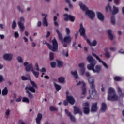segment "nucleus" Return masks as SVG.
<instances>
[{
  "instance_id": "14",
  "label": "nucleus",
  "mask_w": 124,
  "mask_h": 124,
  "mask_svg": "<svg viewBox=\"0 0 124 124\" xmlns=\"http://www.w3.org/2000/svg\"><path fill=\"white\" fill-rule=\"evenodd\" d=\"M65 112L66 115H67V116L69 117L70 120L71 121V122H75V118L72 115H71V113L69 112V111H68V109H65Z\"/></svg>"
},
{
  "instance_id": "49",
  "label": "nucleus",
  "mask_w": 124,
  "mask_h": 124,
  "mask_svg": "<svg viewBox=\"0 0 124 124\" xmlns=\"http://www.w3.org/2000/svg\"><path fill=\"white\" fill-rule=\"evenodd\" d=\"M111 6H110V4H108L107 6L106 7V11H108V10L111 11Z\"/></svg>"
},
{
  "instance_id": "42",
  "label": "nucleus",
  "mask_w": 124,
  "mask_h": 124,
  "mask_svg": "<svg viewBox=\"0 0 124 124\" xmlns=\"http://www.w3.org/2000/svg\"><path fill=\"white\" fill-rule=\"evenodd\" d=\"M69 19L70 21H71V22H74V21L75 20V17L74 16L69 15Z\"/></svg>"
},
{
  "instance_id": "43",
  "label": "nucleus",
  "mask_w": 124,
  "mask_h": 124,
  "mask_svg": "<svg viewBox=\"0 0 124 124\" xmlns=\"http://www.w3.org/2000/svg\"><path fill=\"white\" fill-rule=\"evenodd\" d=\"M113 0H108L109 2H111ZM121 2V0H114V3L115 4H119Z\"/></svg>"
},
{
  "instance_id": "56",
  "label": "nucleus",
  "mask_w": 124,
  "mask_h": 124,
  "mask_svg": "<svg viewBox=\"0 0 124 124\" xmlns=\"http://www.w3.org/2000/svg\"><path fill=\"white\" fill-rule=\"evenodd\" d=\"M40 72H46V69L44 67L42 68L41 70H40Z\"/></svg>"
},
{
  "instance_id": "26",
  "label": "nucleus",
  "mask_w": 124,
  "mask_h": 124,
  "mask_svg": "<svg viewBox=\"0 0 124 124\" xmlns=\"http://www.w3.org/2000/svg\"><path fill=\"white\" fill-rule=\"evenodd\" d=\"M100 70H101V67L100 65H98L95 66V69H94L93 72H94V73H95V72L96 73H99Z\"/></svg>"
},
{
  "instance_id": "55",
  "label": "nucleus",
  "mask_w": 124,
  "mask_h": 124,
  "mask_svg": "<svg viewBox=\"0 0 124 124\" xmlns=\"http://www.w3.org/2000/svg\"><path fill=\"white\" fill-rule=\"evenodd\" d=\"M58 67H62V66H63V62H58Z\"/></svg>"
},
{
  "instance_id": "8",
  "label": "nucleus",
  "mask_w": 124,
  "mask_h": 124,
  "mask_svg": "<svg viewBox=\"0 0 124 124\" xmlns=\"http://www.w3.org/2000/svg\"><path fill=\"white\" fill-rule=\"evenodd\" d=\"M80 85H82L83 86L82 87V94L85 95L87 92V89H86V83L83 81H79V82L77 84V86H80Z\"/></svg>"
},
{
  "instance_id": "30",
  "label": "nucleus",
  "mask_w": 124,
  "mask_h": 124,
  "mask_svg": "<svg viewBox=\"0 0 124 124\" xmlns=\"http://www.w3.org/2000/svg\"><path fill=\"white\" fill-rule=\"evenodd\" d=\"M71 74L74 77L75 79H78V72L77 71H71Z\"/></svg>"
},
{
  "instance_id": "38",
  "label": "nucleus",
  "mask_w": 124,
  "mask_h": 124,
  "mask_svg": "<svg viewBox=\"0 0 124 124\" xmlns=\"http://www.w3.org/2000/svg\"><path fill=\"white\" fill-rule=\"evenodd\" d=\"M65 79L63 77H61L58 78V82L59 83H64Z\"/></svg>"
},
{
  "instance_id": "32",
  "label": "nucleus",
  "mask_w": 124,
  "mask_h": 124,
  "mask_svg": "<svg viewBox=\"0 0 124 124\" xmlns=\"http://www.w3.org/2000/svg\"><path fill=\"white\" fill-rule=\"evenodd\" d=\"M54 87H55V89L57 91H60V90L62 89V87H61V86L59 85V84H57L56 83H54Z\"/></svg>"
},
{
  "instance_id": "4",
  "label": "nucleus",
  "mask_w": 124,
  "mask_h": 124,
  "mask_svg": "<svg viewBox=\"0 0 124 124\" xmlns=\"http://www.w3.org/2000/svg\"><path fill=\"white\" fill-rule=\"evenodd\" d=\"M43 44L47 45L49 49H50L51 51H52V52H56V51H58V45L56 38H54V39L52 40V46H51L50 44L46 42V41H43Z\"/></svg>"
},
{
  "instance_id": "21",
  "label": "nucleus",
  "mask_w": 124,
  "mask_h": 124,
  "mask_svg": "<svg viewBox=\"0 0 124 124\" xmlns=\"http://www.w3.org/2000/svg\"><path fill=\"white\" fill-rule=\"evenodd\" d=\"M42 120V114L41 113H38L37 117L36 118V123L37 124H40V122Z\"/></svg>"
},
{
  "instance_id": "58",
  "label": "nucleus",
  "mask_w": 124,
  "mask_h": 124,
  "mask_svg": "<svg viewBox=\"0 0 124 124\" xmlns=\"http://www.w3.org/2000/svg\"><path fill=\"white\" fill-rule=\"evenodd\" d=\"M10 114V110L8 109L6 111V115L9 116Z\"/></svg>"
},
{
  "instance_id": "13",
  "label": "nucleus",
  "mask_w": 124,
  "mask_h": 124,
  "mask_svg": "<svg viewBox=\"0 0 124 124\" xmlns=\"http://www.w3.org/2000/svg\"><path fill=\"white\" fill-rule=\"evenodd\" d=\"M74 115H76V114H79V115H83V113L80 109V108L78 107H74Z\"/></svg>"
},
{
  "instance_id": "31",
  "label": "nucleus",
  "mask_w": 124,
  "mask_h": 124,
  "mask_svg": "<svg viewBox=\"0 0 124 124\" xmlns=\"http://www.w3.org/2000/svg\"><path fill=\"white\" fill-rule=\"evenodd\" d=\"M113 79L114 81H116V82H120V81H122V78L117 76H116Z\"/></svg>"
},
{
  "instance_id": "46",
  "label": "nucleus",
  "mask_w": 124,
  "mask_h": 124,
  "mask_svg": "<svg viewBox=\"0 0 124 124\" xmlns=\"http://www.w3.org/2000/svg\"><path fill=\"white\" fill-rule=\"evenodd\" d=\"M105 56L106 58H109L110 57V53L107 50L106 51V53L105 54Z\"/></svg>"
},
{
  "instance_id": "11",
  "label": "nucleus",
  "mask_w": 124,
  "mask_h": 124,
  "mask_svg": "<svg viewBox=\"0 0 124 124\" xmlns=\"http://www.w3.org/2000/svg\"><path fill=\"white\" fill-rule=\"evenodd\" d=\"M83 112L84 114L88 115L90 113V105L89 103L86 102L84 103V107L83 108Z\"/></svg>"
},
{
  "instance_id": "22",
  "label": "nucleus",
  "mask_w": 124,
  "mask_h": 124,
  "mask_svg": "<svg viewBox=\"0 0 124 124\" xmlns=\"http://www.w3.org/2000/svg\"><path fill=\"white\" fill-rule=\"evenodd\" d=\"M42 16H45L43 19V24L46 27H48V21H47V17H48V15L47 14L45 15L44 14H42Z\"/></svg>"
},
{
  "instance_id": "2",
  "label": "nucleus",
  "mask_w": 124,
  "mask_h": 124,
  "mask_svg": "<svg viewBox=\"0 0 124 124\" xmlns=\"http://www.w3.org/2000/svg\"><path fill=\"white\" fill-rule=\"evenodd\" d=\"M79 6L83 11H85L86 15H87L91 20H93V19H94V17H95V14L94 12L92 10H89L88 7H87L86 5H84L82 2H79Z\"/></svg>"
},
{
  "instance_id": "16",
  "label": "nucleus",
  "mask_w": 124,
  "mask_h": 124,
  "mask_svg": "<svg viewBox=\"0 0 124 124\" xmlns=\"http://www.w3.org/2000/svg\"><path fill=\"white\" fill-rule=\"evenodd\" d=\"M96 15L98 20L101 21V22H103V21H104V16L102 13L98 12L96 13Z\"/></svg>"
},
{
  "instance_id": "35",
  "label": "nucleus",
  "mask_w": 124,
  "mask_h": 124,
  "mask_svg": "<svg viewBox=\"0 0 124 124\" xmlns=\"http://www.w3.org/2000/svg\"><path fill=\"white\" fill-rule=\"evenodd\" d=\"M118 92L119 93H121L120 94V97H124V94L122 93V89H121V88L118 87Z\"/></svg>"
},
{
  "instance_id": "18",
  "label": "nucleus",
  "mask_w": 124,
  "mask_h": 124,
  "mask_svg": "<svg viewBox=\"0 0 124 124\" xmlns=\"http://www.w3.org/2000/svg\"><path fill=\"white\" fill-rule=\"evenodd\" d=\"M95 66V63L91 62L90 64L87 65V68L88 70H92L93 72L94 69V66Z\"/></svg>"
},
{
  "instance_id": "48",
  "label": "nucleus",
  "mask_w": 124,
  "mask_h": 124,
  "mask_svg": "<svg viewBox=\"0 0 124 124\" xmlns=\"http://www.w3.org/2000/svg\"><path fill=\"white\" fill-rule=\"evenodd\" d=\"M16 21L15 20H14L12 22V29H15V28H16Z\"/></svg>"
},
{
  "instance_id": "10",
  "label": "nucleus",
  "mask_w": 124,
  "mask_h": 124,
  "mask_svg": "<svg viewBox=\"0 0 124 124\" xmlns=\"http://www.w3.org/2000/svg\"><path fill=\"white\" fill-rule=\"evenodd\" d=\"M13 58V54L12 53H5L3 55V58L5 61H11Z\"/></svg>"
},
{
  "instance_id": "40",
  "label": "nucleus",
  "mask_w": 124,
  "mask_h": 124,
  "mask_svg": "<svg viewBox=\"0 0 124 124\" xmlns=\"http://www.w3.org/2000/svg\"><path fill=\"white\" fill-rule=\"evenodd\" d=\"M54 53L50 52L49 53V59L50 61H53L54 60Z\"/></svg>"
},
{
  "instance_id": "19",
  "label": "nucleus",
  "mask_w": 124,
  "mask_h": 124,
  "mask_svg": "<svg viewBox=\"0 0 124 124\" xmlns=\"http://www.w3.org/2000/svg\"><path fill=\"white\" fill-rule=\"evenodd\" d=\"M86 60L88 62H95V60L93 59V57L91 54H89L87 56Z\"/></svg>"
},
{
  "instance_id": "50",
  "label": "nucleus",
  "mask_w": 124,
  "mask_h": 124,
  "mask_svg": "<svg viewBox=\"0 0 124 124\" xmlns=\"http://www.w3.org/2000/svg\"><path fill=\"white\" fill-rule=\"evenodd\" d=\"M51 65V67H52V68H55L56 66L57 65V63L56 62H51L50 63Z\"/></svg>"
},
{
  "instance_id": "29",
  "label": "nucleus",
  "mask_w": 124,
  "mask_h": 124,
  "mask_svg": "<svg viewBox=\"0 0 124 124\" xmlns=\"http://www.w3.org/2000/svg\"><path fill=\"white\" fill-rule=\"evenodd\" d=\"M119 12V8L115 6H113L112 14H117Z\"/></svg>"
},
{
  "instance_id": "57",
  "label": "nucleus",
  "mask_w": 124,
  "mask_h": 124,
  "mask_svg": "<svg viewBox=\"0 0 124 124\" xmlns=\"http://www.w3.org/2000/svg\"><path fill=\"white\" fill-rule=\"evenodd\" d=\"M22 100V97L19 96L18 98L16 99V102H20Z\"/></svg>"
},
{
  "instance_id": "62",
  "label": "nucleus",
  "mask_w": 124,
  "mask_h": 124,
  "mask_svg": "<svg viewBox=\"0 0 124 124\" xmlns=\"http://www.w3.org/2000/svg\"><path fill=\"white\" fill-rule=\"evenodd\" d=\"M3 81V77L2 76H0V82Z\"/></svg>"
},
{
  "instance_id": "12",
  "label": "nucleus",
  "mask_w": 124,
  "mask_h": 124,
  "mask_svg": "<svg viewBox=\"0 0 124 124\" xmlns=\"http://www.w3.org/2000/svg\"><path fill=\"white\" fill-rule=\"evenodd\" d=\"M24 21H25V19H24V17H21L20 18V21L18 23V27L21 31H24L25 29L24 27Z\"/></svg>"
},
{
  "instance_id": "61",
  "label": "nucleus",
  "mask_w": 124,
  "mask_h": 124,
  "mask_svg": "<svg viewBox=\"0 0 124 124\" xmlns=\"http://www.w3.org/2000/svg\"><path fill=\"white\" fill-rule=\"evenodd\" d=\"M63 104L64 105H65V106H67V105H68V101L66 100L64 101L63 102Z\"/></svg>"
},
{
  "instance_id": "27",
  "label": "nucleus",
  "mask_w": 124,
  "mask_h": 124,
  "mask_svg": "<svg viewBox=\"0 0 124 124\" xmlns=\"http://www.w3.org/2000/svg\"><path fill=\"white\" fill-rule=\"evenodd\" d=\"M107 32L109 39H110V40H113V39H114V36L112 34V31H111V30H108Z\"/></svg>"
},
{
  "instance_id": "1",
  "label": "nucleus",
  "mask_w": 124,
  "mask_h": 124,
  "mask_svg": "<svg viewBox=\"0 0 124 124\" xmlns=\"http://www.w3.org/2000/svg\"><path fill=\"white\" fill-rule=\"evenodd\" d=\"M85 75L86 77H89L88 82L91 85V90H92V92L89 90L90 96L87 97V99L94 98V96L96 95V90H95V86H94V78L90 77V73L88 72L85 73Z\"/></svg>"
},
{
  "instance_id": "17",
  "label": "nucleus",
  "mask_w": 124,
  "mask_h": 124,
  "mask_svg": "<svg viewBox=\"0 0 124 124\" xmlns=\"http://www.w3.org/2000/svg\"><path fill=\"white\" fill-rule=\"evenodd\" d=\"M78 66L81 69L80 71L81 74L84 75L85 72V64H84V63H80L79 64Z\"/></svg>"
},
{
  "instance_id": "64",
  "label": "nucleus",
  "mask_w": 124,
  "mask_h": 124,
  "mask_svg": "<svg viewBox=\"0 0 124 124\" xmlns=\"http://www.w3.org/2000/svg\"><path fill=\"white\" fill-rule=\"evenodd\" d=\"M41 26V21H38L37 23V26L40 27Z\"/></svg>"
},
{
  "instance_id": "15",
  "label": "nucleus",
  "mask_w": 124,
  "mask_h": 124,
  "mask_svg": "<svg viewBox=\"0 0 124 124\" xmlns=\"http://www.w3.org/2000/svg\"><path fill=\"white\" fill-rule=\"evenodd\" d=\"M66 98L68 103H70V104L73 105V104L75 103V100L74 99V98H73L72 96H67Z\"/></svg>"
},
{
  "instance_id": "36",
  "label": "nucleus",
  "mask_w": 124,
  "mask_h": 124,
  "mask_svg": "<svg viewBox=\"0 0 124 124\" xmlns=\"http://www.w3.org/2000/svg\"><path fill=\"white\" fill-rule=\"evenodd\" d=\"M58 19V17L57 16H55L54 17L53 20H54V24L55 26H56V27H58L59 26V23L58 22H57V19Z\"/></svg>"
},
{
  "instance_id": "37",
  "label": "nucleus",
  "mask_w": 124,
  "mask_h": 124,
  "mask_svg": "<svg viewBox=\"0 0 124 124\" xmlns=\"http://www.w3.org/2000/svg\"><path fill=\"white\" fill-rule=\"evenodd\" d=\"M17 61L18 62H23L24 61L23 60V58L22 57L18 56L16 58Z\"/></svg>"
},
{
  "instance_id": "45",
  "label": "nucleus",
  "mask_w": 124,
  "mask_h": 124,
  "mask_svg": "<svg viewBox=\"0 0 124 124\" xmlns=\"http://www.w3.org/2000/svg\"><path fill=\"white\" fill-rule=\"evenodd\" d=\"M64 20L65 21H68L69 19V15H68L67 14H64Z\"/></svg>"
},
{
  "instance_id": "59",
  "label": "nucleus",
  "mask_w": 124,
  "mask_h": 124,
  "mask_svg": "<svg viewBox=\"0 0 124 124\" xmlns=\"http://www.w3.org/2000/svg\"><path fill=\"white\" fill-rule=\"evenodd\" d=\"M103 65H104V66L105 67V68H108V65H107V64H106V63L105 62H102Z\"/></svg>"
},
{
  "instance_id": "33",
  "label": "nucleus",
  "mask_w": 124,
  "mask_h": 124,
  "mask_svg": "<svg viewBox=\"0 0 124 124\" xmlns=\"http://www.w3.org/2000/svg\"><path fill=\"white\" fill-rule=\"evenodd\" d=\"M49 109L51 112H54V111H58V108L55 107L54 106H50Z\"/></svg>"
},
{
  "instance_id": "51",
  "label": "nucleus",
  "mask_w": 124,
  "mask_h": 124,
  "mask_svg": "<svg viewBox=\"0 0 124 124\" xmlns=\"http://www.w3.org/2000/svg\"><path fill=\"white\" fill-rule=\"evenodd\" d=\"M66 2H67V3L69 4V6L70 8H73V6H72V5L71 4H70V1H69V0H65Z\"/></svg>"
},
{
  "instance_id": "60",
  "label": "nucleus",
  "mask_w": 124,
  "mask_h": 124,
  "mask_svg": "<svg viewBox=\"0 0 124 124\" xmlns=\"http://www.w3.org/2000/svg\"><path fill=\"white\" fill-rule=\"evenodd\" d=\"M63 54L65 57H68V50H66V52H63Z\"/></svg>"
},
{
  "instance_id": "5",
  "label": "nucleus",
  "mask_w": 124,
  "mask_h": 124,
  "mask_svg": "<svg viewBox=\"0 0 124 124\" xmlns=\"http://www.w3.org/2000/svg\"><path fill=\"white\" fill-rule=\"evenodd\" d=\"M118 95L116 94V91L112 87H110L108 89V100L111 101H116L118 100Z\"/></svg>"
},
{
  "instance_id": "28",
  "label": "nucleus",
  "mask_w": 124,
  "mask_h": 124,
  "mask_svg": "<svg viewBox=\"0 0 124 124\" xmlns=\"http://www.w3.org/2000/svg\"><path fill=\"white\" fill-rule=\"evenodd\" d=\"M7 93H8L7 87H5L2 91V94L3 96H5V95H7Z\"/></svg>"
},
{
  "instance_id": "52",
  "label": "nucleus",
  "mask_w": 124,
  "mask_h": 124,
  "mask_svg": "<svg viewBox=\"0 0 124 124\" xmlns=\"http://www.w3.org/2000/svg\"><path fill=\"white\" fill-rule=\"evenodd\" d=\"M111 21L112 24L113 25H114V24H115V17H114V16H112L111 17Z\"/></svg>"
},
{
  "instance_id": "54",
  "label": "nucleus",
  "mask_w": 124,
  "mask_h": 124,
  "mask_svg": "<svg viewBox=\"0 0 124 124\" xmlns=\"http://www.w3.org/2000/svg\"><path fill=\"white\" fill-rule=\"evenodd\" d=\"M14 35L15 38H18L19 37V33L18 32H15Z\"/></svg>"
},
{
  "instance_id": "24",
  "label": "nucleus",
  "mask_w": 124,
  "mask_h": 124,
  "mask_svg": "<svg viewBox=\"0 0 124 124\" xmlns=\"http://www.w3.org/2000/svg\"><path fill=\"white\" fill-rule=\"evenodd\" d=\"M107 109V105L105 102L102 103V107H101L100 110L101 112H105Z\"/></svg>"
},
{
  "instance_id": "39",
  "label": "nucleus",
  "mask_w": 124,
  "mask_h": 124,
  "mask_svg": "<svg viewBox=\"0 0 124 124\" xmlns=\"http://www.w3.org/2000/svg\"><path fill=\"white\" fill-rule=\"evenodd\" d=\"M22 102H25L26 103H30V100L27 97H23L22 98Z\"/></svg>"
},
{
  "instance_id": "47",
  "label": "nucleus",
  "mask_w": 124,
  "mask_h": 124,
  "mask_svg": "<svg viewBox=\"0 0 124 124\" xmlns=\"http://www.w3.org/2000/svg\"><path fill=\"white\" fill-rule=\"evenodd\" d=\"M34 69H35V70H36L37 71H39L40 70L39 69V66L38 65V63H36L35 65V67H34Z\"/></svg>"
},
{
  "instance_id": "23",
  "label": "nucleus",
  "mask_w": 124,
  "mask_h": 124,
  "mask_svg": "<svg viewBox=\"0 0 124 124\" xmlns=\"http://www.w3.org/2000/svg\"><path fill=\"white\" fill-rule=\"evenodd\" d=\"M86 41L90 46H96V44H97V42L95 40L93 41V42L91 43L90 39H86Z\"/></svg>"
},
{
  "instance_id": "34",
  "label": "nucleus",
  "mask_w": 124,
  "mask_h": 124,
  "mask_svg": "<svg viewBox=\"0 0 124 124\" xmlns=\"http://www.w3.org/2000/svg\"><path fill=\"white\" fill-rule=\"evenodd\" d=\"M32 72L36 78H38V76H39V73L38 72H36L33 70Z\"/></svg>"
},
{
  "instance_id": "63",
  "label": "nucleus",
  "mask_w": 124,
  "mask_h": 124,
  "mask_svg": "<svg viewBox=\"0 0 124 124\" xmlns=\"http://www.w3.org/2000/svg\"><path fill=\"white\" fill-rule=\"evenodd\" d=\"M110 51H115V50H116V48L114 47H111L110 48Z\"/></svg>"
},
{
  "instance_id": "25",
  "label": "nucleus",
  "mask_w": 124,
  "mask_h": 124,
  "mask_svg": "<svg viewBox=\"0 0 124 124\" xmlns=\"http://www.w3.org/2000/svg\"><path fill=\"white\" fill-rule=\"evenodd\" d=\"M92 55L93 57L95 58L96 60H97L99 62H104L102 60H101V59H100V58H99L95 53L93 52Z\"/></svg>"
},
{
  "instance_id": "53",
  "label": "nucleus",
  "mask_w": 124,
  "mask_h": 124,
  "mask_svg": "<svg viewBox=\"0 0 124 124\" xmlns=\"http://www.w3.org/2000/svg\"><path fill=\"white\" fill-rule=\"evenodd\" d=\"M65 31L66 32V34L68 35L70 33V29L68 28H66Z\"/></svg>"
},
{
  "instance_id": "9",
  "label": "nucleus",
  "mask_w": 124,
  "mask_h": 124,
  "mask_svg": "<svg viewBox=\"0 0 124 124\" xmlns=\"http://www.w3.org/2000/svg\"><path fill=\"white\" fill-rule=\"evenodd\" d=\"M24 66H25V70L26 71H32L33 70V66H32V64H30L29 65V63L28 62H24Z\"/></svg>"
},
{
  "instance_id": "44",
  "label": "nucleus",
  "mask_w": 124,
  "mask_h": 124,
  "mask_svg": "<svg viewBox=\"0 0 124 124\" xmlns=\"http://www.w3.org/2000/svg\"><path fill=\"white\" fill-rule=\"evenodd\" d=\"M21 79L23 81H27V80H29V79H31V78L29 77H25L24 76H21Z\"/></svg>"
},
{
  "instance_id": "3",
  "label": "nucleus",
  "mask_w": 124,
  "mask_h": 124,
  "mask_svg": "<svg viewBox=\"0 0 124 124\" xmlns=\"http://www.w3.org/2000/svg\"><path fill=\"white\" fill-rule=\"evenodd\" d=\"M56 31L58 35V37L62 42H64L65 44H63V47H67V44L71 42L72 38L70 36H65L63 39H62V34L60 32L59 30L56 29Z\"/></svg>"
},
{
  "instance_id": "7",
  "label": "nucleus",
  "mask_w": 124,
  "mask_h": 124,
  "mask_svg": "<svg viewBox=\"0 0 124 124\" xmlns=\"http://www.w3.org/2000/svg\"><path fill=\"white\" fill-rule=\"evenodd\" d=\"M79 31L81 36H83V37H84V38L86 40L87 39V36H86V30H85L84 27H83V24L82 23L80 24V29L79 30Z\"/></svg>"
},
{
  "instance_id": "6",
  "label": "nucleus",
  "mask_w": 124,
  "mask_h": 124,
  "mask_svg": "<svg viewBox=\"0 0 124 124\" xmlns=\"http://www.w3.org/2000/svg\"><path fill=\"white\" fill-rule=\"evenodd\" d=\"M31 85L32 86V87H28L26 86L25 87V90H26V92L27 91H30V92H31V93H35V89H37L38 87H37V85H36V84H35V82H34V81H31ZM35 88V89H34Z\"/></svg>"
},
{
  "instance_id": "41",
  "label": "nucleus",
  "mask_w": 124,
  "mask_h": 124,
  "mask_svg": "<svg viewBox=\"0 0 124 124\" xmlns=\"http://www.w3.org/2000/svg\"><path fill=\"white\" fill-rule=\"evenodd\" d=\"M26 93H28V97H29V98L30 99H31V98H32V97H33V96L32 95L31 93V92H30V91H27Z\"/></svg>"
},
{
  "instance_id": "20",
  "label": "nucleus",
  "mask_w": 124,
  "mask_h": 124,
  "mask_svg": "<svg viewBox=\"0 0 124 124\" xmlns=\"http://www.w3.org/2000/svg\"><path fill=\"white\" fill-rule=\"evenodd\" d=\"M97 111V102L94 103L91 107V111L96 112Z\"/></svg>"
}]
</instances>
